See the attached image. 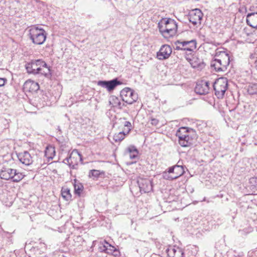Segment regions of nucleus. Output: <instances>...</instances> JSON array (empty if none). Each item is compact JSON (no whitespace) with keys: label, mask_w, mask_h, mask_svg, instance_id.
<instances>
[{"label":"nucleus","mask_w":257,"mask_h":257,"mask_svg":"<svg viewBox=\"0 0 257 257\" xmlns=\"http://www.w3.org/2000/svg\"><path fill=\"white\" fill-rule=\"evenodd\" d=\"M166 252L168 257H184L182 249L175 246H170L166 250Z\"/></svg>","instance_id":"nucleus-17"},{"label":"nucleus","mask_w":257,"mask_h":257,"mask_svg":"<svg viewBox=\"0 0 257 257\" xmlns=\"http://www.w3.org/2000/svg\"><path fill=\"white\" fill-rule=\"evenodd\" d=\"M172 52V48L168 45L165 44L161 46L157 53V57L159 60L168 59Z\"/></svg>","instance_id":"nucleus-12"},{"label":"nucleus","mask_w":257,"mask_h":257,"mask_svg":"<svg viewBox=\"0 0 257 257\" xmlns=\"http://www.w3.org/2000/svg\"><path fill=\"white\" fill-rule=\"evenodd\" d=\"M46 34L44 30L33 25V43L42 44L46 40Z\"/></svg>","instance_id":"nucleus-8"},{"label":"nucleus","mask_w":257,"mask_h":257,"mask_svg":"<svg viewBox=\"0 0 257 257\" xmlns=\"http://www.w3.org/2000/svg\"><path fill=\"white\" fill-rule=\"evenodd\" d=\"M127 134H126L125 131H122L118 134H115L113 136V140L115 142H120L124 139L125 136Z\"/></svg>","instance_id":"nucleus-28"},{"label":"nucleus","mask_w":257,"mask_h":257,"mask_svg":"<svg viewBox=\"0 0 257 257\" xmlns=\"http://www.w3.org/2000/svg\"><path fill=\"white\" fill-rule=\"evenodd\" d=\"M138 184L141 192L148 193L152 190V182L149 179H140L138 181Z\"/></svg>","instance_id":"nucleus-13"},{"label":"nucleus","mask_w":257,"mask_h":257,"mask_svg":"<svg viewBox=\"0 0 257 257\" xmlns=\"http://www.w3.org/2000/svg\"><path fill=\"white\" fill-rule=\"evenodd\" d=\"M202 16V12L199 9H196L191 12L189 15V21L194 26L198 24H200Z\"/></svg>","instance_id":"nucleus-14"},{"label":"nucleus","mask_w":257,"mask_h":257,"mask_svg":"<svg viewBox=\"0 0 257 257\" xmlns=\"http://www.w3.org/2000/svg\"><path fill=\"white\" fill-rule=\"evenodd\" d=\"M55 155V148L52 146L47 147L45 151V156L48 159V161L52 160Z\"/></svg>","instance_id":"nucleus-24"},{"label":"nucleus","mask_w":257,"mask_h":257,"mask_svg":"<svg viewBox=\"0 0 257 257\" xmlns=\"http://www.w3.org/2000/svg\"><path fill=\"white\" fill-rule=\"evenodd\" d=\"M158 28L165 37H173L176 34L177 24L174 20L162 18L158 23Z\"/></svg>","instance_id":"nucleus-2"},{"label":"nucleus","mask_w":257,"mask_h":257,"mask_svg":"<svg viewBox=\"0 0 257 257\" xmlns=\"http://www.w3.org/2000/svg\"><path fill=\"white\" fill-rule=\"evenodd\" d=\"M176 136L179 139V144L183 147L192 146L197 137L196 132L192 128L182 127L177 132Z\"/></svg>","instance_id":"nucleus-1"},{"label":"nucleus","mask_w":257,"mask_h":257,"mask_svg":"<svg viewBox=\"0 0 257 257\" xmlns=\"http://www.w3.org/2000/svg\"><path fill=\"white\" fill-rule=\"evenodd\" d=\"M6 81L7 79L6 78H0V87L4 86Z\"/></svg>","instance_id":"nucleus-40"},{"label":"nucleus","mask_w":257,"mask_h":257,"mask_svg":"<svg viewBox=\"0 0 257 257\" xmlns=\"http://www.w3.org/2000/svg\"><path fill=\"white\" fill-rule=\"evenodd\" d=\"M19 160L26 166H30L32 163V159L31 155L27 152L19 154L18 156Z\"/></svg>","instance_id":"nucleus-19"},{"label":"nucleus","mask_w":257,"mask_h":257,"mask_svg":"<svg viewBox=\"0 0 257 257\" xmlns=\"http://www.w3.org/2000/svg\"><path fill=\"white\" fill-rule=\"evenodd\" d=\"M0 178L4 180H12L13 182H18L23 178V175L21 173H17L15 169L3 167L0 170Z\"/></svg>","instance_id":"nucleus-4"},{"label":"nucleus","mask_w":257,"mask_h":257,"mask_svg":"<svg viewBox=\"0 0 257 257\" xmlns=\"http://www.w3.org/2000/svg\"><path fill=\"white\" fill-rule=\"evenodd\" d=\"M244 205H241V207L244 208V209H245L246 208H248L249 207V205H248V203L247 202H242Z\"/></svg>","instance_id":"nucleus-41"},{"label":"nucleus","mask_w":257,"mask_h":257,"mask_svg":"<svg viewBox=\"0 0 257 257\" xmlns=\"http://www.w3.org/2000/svg\"><path fill=\"white\" fill-rule=\"evenodd\" d=\"M25 68L27 72L29 74L32 73V62L26 63L25 65Z\"/></svg>","instance_id":"nucleus-32"},{"label":"nucleus","mask_w":257,"mask_h":257,"mask_svg":"<svg viewBox=\"0 0 257 257\" xmlns=\"http://www.w3.org/2000/svg\"><path fill=\"white\" fill-rule=\"evenodd\" d=\"M74 181V192L76 194L80 195L83 190V186L81 183L77 181L76 179Z\"/></svg>","instance_id":"nucleus-25"},{"label":"nucleus","mask_w":257,"mask_h":257,"mask_svg":"<svg viewBox=\"0 0 257 257\" xmlns=\"http://www.w3.org/2000/svg\"><path fill=\"white\" fill-rule=\"evenodd\" d=\"M215 94L218 98H222L228 88L227 79L224 77L217 79L213 83Z\"/></svg>","instance_id":"nucleus-5"},{"label":"nucleus","mask_w":257,"mask_h":257,"mask_svg":"<svg viewBox=\"0 0 257 257\" xmlns=\"http://www.w3.org/2000/svg\"><path fill=\"white\" fill-rule=\"evenodd\" d=\"M129 153V156L131 159H134L137 158L138 151L134 146H130L127 148Z\"/></svg>","instance_id":"nucleus-26"},{"label":"nucleus","mask_w":257,"mask_h":257,"mask_svg":"<svg viewBox=\"0 0 257 257\" xmlns=\"http://www.w3.org/2000/svg\"><path fill=\"white\" fill-rule=\"evenodd\" d=\"M175 49L178 50H183L184 48L182 46V43L180 41H177L175 43Z\"/></svg>","instance_id":"nucleus-34"},{"label":"nucleus","mask_w":257,"mask_h":257,"mask_svg":"<svg viewBox=\"0 0 257 257\" xmlns=\"http://www.w3.org/2000/svg\"><path fill=\"white\" fill-rule=\"evenodd\" d=\"M99 249L101 252H104L107 254H113L114 256L118 255L119 253L118 249L108 243L105 240L99 242Z\"/></svg>","instance_id":"nucleus-10"},{"label":"nucleus","mask_w":257,"mask_h":257,"mask_svg":"<svg viewBox=\"0 0 257 257\" xmlns=\"http://www.w3.org/2000/svg\"><path fill=\"white\" fill-rule=\"evenodd\" d=\"M179 161L177 165L169 167V172H172V175L174 179H176L181 176L185 173L184 167L181 165H179Z\"/></svg>","instance_id":"nucleus-16"},{"label":"nucleus","mask_w":257,"mask_h":257,"mask_svg":"<svg viewBox=\"0 0 257 257\" xmlns=\"http://www.w3.org/2000/svg\"><path fill=\"white\" fill-rule=\"evenodd\" d=\"M121 84V82L117 78L109 81L100 80L97 82V85L102 87L106 88L108 91L113 90L117 85Z\"/></svg>","instance_id":"nucleus-11"},{"label":"nucleus","mask_w":257,"mask_h":257,"mask_svg":"<svg viewBox=\"0 0 257 257\" xmlns=\"http://www.w3.org/2000/svg\"><path fill=\"white\" fill-rule=\"evenodd\" d=\"M247 92L249 94H254L257 93V84H249L247 88Z\"/></svg>","instance_id":"nucleus-29"},{"label":"nucleus","mask_w":257,"mask_h":257,"mask_svg":"<svg viewBox=\"0 0 257 257\" xmlns=\"http://www.w3.org/2000/svg\"><path fill=\"white\" fill-rule=\"evenodd\" d=\"M89 175H91L92 176L94 177H98L99 175V173L98 170H92L90 171Z\"/></svg>","instance_id":"nucleus-37"},{"label":"nucleus","mask_w":257,"mask_h":257,"mask_svg":"<svg viewBox=\"0 0 257 257\" xmlns=\"http://www.w3.org/2000/svg\"><path fill=\"white\" fill-rule=\"evenodd\" d=\"M250 182L252 186L257 190V177L252 178L250 179Z\"/></svg>","instance_id":"nucleus-36"},{"label":"nucleus","mask_w":257,"mask_h":257,"mask_svg":"<svg viewBox=\"0 0 257 257\" xmlns=\"http://www.w3.org/2000/svg\"><path fill=\"white\" fill-rule=\"evenodd\" d=\"M40 246L35 245V246H33V248L35 250L36 248L37 250H38L40 248L41 249V251L43 252L46 249V245L44 243L40 242L39 243Z\"/></svg>","instance_id":"nucleus-33"},{"label":"nucleus","mask_w":257,"mask_h":257,"mask_svg":"<svg viewBox=\"0 0 257 257\" xmlns=\"http://www.w3.org/2000/svg\"><path fill=\"white\" fill-rule=\"evenodd\" d=\"M109 101L110 105L114 107H118L121 109L124 105V103L121 105V102L119 98L115 96H111L109 98Z\"/></svg>","instance_id":"nucleus-23"},{"label":"nucleus","mask_w":257,"mask_h":257,"mask_svg":"<svg viewBox=\"0 0 257 257\" xmlns=\"http://www.w3.org/2000/svg\"><path fill=\"white\" fill-rule=\"evenodd\" d=\"M61 195L62 197L66 200L68 201L71 198L70 191L67 188H62L61 190Z\"/></svg>","instance_id":"nucleus-27"},{"label":"nucleus","mask_w":257,"mask_h":257,"mask_svg":"<svg viewBox=\"0 0 257 257\" xmlns=\"http://www.w3.org/2000/svg\"><path fill=\"white\" fill-rule=\"evenodd\" d=\"M159 121L156 118H152L151 120V123L152 125H158Z\"/></svg>","instance_id":"nucleus-39"},{"label":"nucleus","mask_w":257,"mask_h":257,"mask_svg":"<svg viewBox=\"0 0 257 257\" xmlns=\"http://www.w3.org/2000/svg\"><path fill=\"white\" fill-rule=\"evenodd\" d=\"M123 125L124 127H126V128H124L123 131H125L126 134H128L131 130V123L130 121H125L123 123Z\"/></svg>","instance_id":"nucleus-31"},{"label":"nucleus","mask_w":257,"mask_h":257,"mask_svg":"<svg viewBox=\"0 0 257 257\" xmlns=\"http://www.w3.org/2000/svg\"><path fill=\"white\" fill-rule=\"evenodd\" d=\"M209 82L202 81L197 83L195 88V91L200 95H205L208 93L209 90Z\"/></svg>","instance_id":"nucleus-15"},{"label":"nucleus","mask_w":257,"mask_h":257,"mask_svg":"<svg viewBox=\"0 0 257 257\" xmlns=\"http://www.w3.org/2000/svg\"><path fill=\"white\" fill-rule=\"evenodd\" d=\"M120 96L123 101L129 104L136 101L138 98V94L128 87H125L120 91Z\"/></svg>","instance_id":"nucleus-6"},{"label":"nucleus","mask_w":257,"mask_h":257,"mask_svg":"<svg viewBox=\"0 0 257 257\" xmlns=\"http://www.w3.org/2000/svg\"><path fill=\"white\" fill-rule=\"evenodd\" d=\"M254 67L257 70V59L254 62Z\"/></svg>","instance_id":"nucleus-42"},{"label":"nucleus","mask_w":257,"mask_h":257,"mask_svg":"<svg viewBox=\"0 0 257 257\" xmlns=\"http://www.w3.org/2000/svg\"><path fill=\"white\" fill-rule=\"evenodd\" d=\"M35 64L38 67L36 69H33V74L40 73L46 76L51 74L50 68L48 67L45 61L38 59L35 61Z\"/></svg>","instance_id":"nucleus-9"},{"label":"nucleus","mask_w":257,"mask_h":257,"mask_svg":"<svg viewBox=\"0 0 257 257\" xmlns=\"http://www.w3.org/2000/svg\"><path fill=\"white\" fill-rule=\"evenodd\" d=\"M182 46L184 48L183 50L192 51L196 48V41L195 40H192L188 41H181Z\"/></svg>","instance_id":"nucleus-21"},{"label":"nucleus","mask_w":257,"mask_h":257,"mask_svg":"<svg viewBox=\"0 0 257 257\" xmlns=\"http://www.w3.org/2000/svg\"><path fill=\"white\" fill-rule=\"evenodd\" d=\"M246 23L252 28H257V13L248 14L246 16Z\"/></svg>","instance_id":"nucleus-18"},{"label":"nucleus","mask_w":257,"mask_h":257,"mask_svg":"<svg viewBox=\"0 0 257 257\" xmlns=\"http://www.w3.org/2000/svg\"><path fill=\"white\" fill-rule=\"evenodd\" d=\"M82 161L81 155L77 150H73L67 157L63 162L69 166L72 169H75L79 162Z\"/></svg>","instance_id":"nucleus-7"},{"label":"nucleus","mask_w":257,"mask_h":257,"mask_svg":"<svg viewBox=\"0 0 257 257\" xmlns=\"http://www.w3.org/2000/svg\"><path fill=\"white\" fill-rule=\"evenodd\" d=\"M32 81L31 79L27 80L23 85V90L28 97L32 94Z\"/></svg>","instance_id":"nucleus-22"},{"label":"nucleus","mask_w":257,"mask_h":257,"mask_svg":"<svg viewBox=\"0 0 257 257\" xmlns=\"http://www.w3.org/2000/svg\"><path fill=\"white\" fill-rule=\"evenodd\" d=\"M36 89V92H33V96L35 95L36 93H37L38 92V90H39V85L38 84V83H34L33 82V89Z\"/></svg>","instance_id":"nucleus-38"},{"label":"nucleus","mask_w":257,"mask_h":257,"mask_svg":"<svg viewBox=\"0 0 257 257\" xmlns=\"http://www.w3.org/2000/svg\"><path fill=\"white\" fill-rule=\"evenodd\" d=\"M162 177L164 179L166 180H174V177L172 175V172H169V168L168 169L167 171H166L163 173Z\"/></svg>","instance_id":"nucleus-30"},{"label":"nucleus","mask_w":257,"mask_h":257,"mask_svg":"<svg viewBox=\"0 0 257 257\" xmlns=\"http://www.w3.org/2000/svg\"><path fill=\"white\" fill-rule=\"evenodd\" d=\"M29 38L31 40H32V34L31 33V32L30 33V34H29Z\"/></svg>","instance_id":"nucleus-43"},{"label":"nucleus","mask_w":257,"mask_h":257,"mask_svg":"<svg viewBox=\"0 0 257 257\" xmlns=\"http://www.w3.org/2000/svg\"><path fill=\"white\" fill-rule=\"evenodd\" d=\"M190 63L193 68L202 69L205 66V64L203 62V59L199 58L196 56L192 57V58L190 59Z\"/></svg>","instance_id":"nucleus-20"},{"label":"nucleus","mask_w":257,"mask_h":257,"mask_svg":"<svg viewBox=\"0 0 257 257\" xmlns=\"http://www.w3.org/2000/svg\"><path fill=\"white\" fill-rule=\"evenodd\" d=\"M218 57V58H215L211 61V67L217 72L226 71L230 61L229 55L225 52H220Z\"/></svg>","instance_id":"nucleus-3"},{"label":"nucleus","mask_w":257,"mask_h":257,"mask_svg":"<svg viewBox=\"0 0 257 257\" xmlns=\"http://www.w3.org/2000/svg\"><path fill=\"white\" fill-rule=\"evenodd\" d=\"M26 252L27 251H31L32 249V246L31 245V241H27L26 242L25 247Z\"/></svg>","instance_id":"nucleus-35"}]
</instances>
